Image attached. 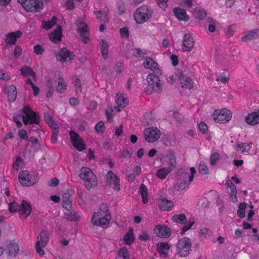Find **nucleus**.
I'll use <instances>...</instances> for the list:
<instances>
[{"label": "nucleus", "mask_w": 259, "mask_h": 259, "mask_svg": "<svg viewBox=\"0 0 259 259\" xmlns=\"http://www.w3.org/2000/svg\"><path fill=\"white\" fill-rule=\"evenodd\" d=\"M158 75L155 73H150L148 75L146 78L148 85L144 90L145 93L147 95H151L154 92L158 93L162 92V83Z\"/></svg>", "instance_id": "f257e3e1"}, {"label": "nucleus", "mask_w": 259, "mask_h": 259, "mask_svg": "<svg viewBox=\"0 0 259 259\" xmlns=\"http://www.w3.org/2000/svg\"><path fill=\"white\" fill-rule=\"evenodd\" d=\"M9 210L11 213L19 212L20 215L27 218L31 213L32 209L29 203L22 200L21 204H18L15 201H12L9 204Z\"/></svg>", "instance_id": "f03ea898"}, {"label": "nucleus", "mask_w": 259, "mask_h": 259, "mask_svg": "<svg viewBox=\"0 0 259 259\" xmlns=\"http://www.w3.org/2000/svg\"><path fill=\"white\" fill-rule=\"evenodd\" d=\"M153 13L152 9L147 5H144L138 8L134 12V20L138 24H142L147 21Z\"/></svg>", "instance_id": "7ed1b4c3"}, {"label": "nucleus", "mask_w": 259, "mask_h": 259, "mask_svg": "<svg viewBox=\"0 0 259 259\" xmlns=\"http://www.w3.org/2000/svg\"><path fill=\"white\" fill-rule=\"evenodd\" d=\"M80 171L79 176L84 181L85 187L87 190H89L97 185L96 176L90 168L83 167L81 168Z\"/></svg>", "instance_id": "20e7f679"}, {"label": "nucleus", "mask_w": 259, "mask_h": 259, "mask_svg": "<svg viewBox=\"0 0 259 259\" xmlns=\"http://www.w3.org/2000/svg\"><path fill=\"white\" fill-rule=\"evenodd\" d=\"M192 246L190 239L187 237L181 238L176 244L177 254L179 257H186Z\"/></svg>", "instance_id": "39448f33"}, {"label": "nucleus", "mask_w": 259, "mask_h": 259, "mask_svg": "<svg viewBox=\"0 0 259 259\" xmlns=\"http://www.w3.org/2000/svg\"><path fill=\"white\" fill-rule=\"evenodd\" d=\"M22 111L26 115V116H22L23 122L25 125L39 124V116L35 112L31 110L28 105H25Z\"/></svg>", "instance_id": "423d86ee"}, {"label": "nucleus", "mask_w": 259, "mask_h": 259, "mask_svg": "<svg viewBox=\"0 0 259 259\" xmlns=\"http://www.w3.org/2000/svg\"><path fill=\"white\" fill-rule=\"evenodd\" d=\"M212 116L215 122L225 123L230 120L232 117V113L229 110L224 108L221 110H215Z\"/></svg>", "instance_id": "0eeeda50"}, {"label": "nucleus", "mask_w": 259, "mask_h": 259, "mask_svg": "<svg viewBox=\"0 0 259 259\" xmlns=\"http://www.w3.org/2000/svg\"><path fill=\"white\" fill-rule=\"evenodd\" d=\"M111 219L110 213H106L105 215L94 213L92 218V223L94 226H100L103 228H105L109 224Z\"/></svg>", "instance_id": "6e6552de"}, {"label": "nucleus", "mask_w": 259, "mask_h": 259, "mask_svg": "<svg viewBox=\"0 0 259 259\" xmlns=\"http://www.w3.org/2000/svg\"><path fill=\"white\" fill-rule=\"evenodd\" d=\"M49 233L48 232L41 231L39 234V236H37V239H38L39 237L40 240H38L36 242L35 249L37 253L40 256L45 254V252L41 247H45L49 241Z\"/></svg>", "instance_id": "1a4fd4ad"}, {"label": "nucleus", "mask_w": 259, "mask_h": 259, "mask_svg": "<svg viewBox=\"0 0 259 259\" xmlns=\"http://www.w3.org/2000/svg\"><path fill=\"white\" fill-rule=\"evenodd\" d=\"M144 136L146 141L153 143L159 138L160 131L157 127L147 128L144 130Z\"/></svg>", "instance_id": "9d476101"}, {"label": "nucleus", "mask_w": 259, "mask_h": 259, "mask_svg": "<svg viewBox=\"0 0 259 259\" xmlns=\"http://www.w3.org/2000/svg\"><path fill=\"white\" fill-rule=\"evenodd\" d=\"M69 136L73 145L75 149L79 151H81L85 149V144L78 134L71 130L69 132Z\"/></svg>", "instance_id": "9b49d317"}, {"label": "nucleus", "mask_w": 259, "mask_h": 259, "mask_svg": "<svg viewBox=\"0 0 259 259\" xmlns=\"http://www.w3.org/2000/svg\"><path fill=\"white\" fill-rule=\"evenodd\" d=\"M44 5L42 2L38 0H28L26 1V4L24 7V9L30 12H38L43 9Z\"/></svg>", "instance_id": "f8f14e48"}, {"label": "nucleus", "mask_w": 259, "mask_h": 259, "mask_svg": "<svg viewBox=\"0 0 259 259\" xmlns=\"http://www.w3.org/2000/svg\"><path fill=\"white\" fill-rule=\"evenodd\" d=\"M77 30L80 37L82 38V41L84 44H87L89 40V29L88 25L84 22H80L76 23Z\"/></svg>", "instance_id": "ddd939ff"}, {"label": "nucleus", "mask_w": 259, "mask_h": 259, "mask_svg": "<svg viewBox=\"0 0 259 259\" xmlns=\"http://www.w3.org/2000/svg\"><path fill=\"white\" fill-rule=\"evenodd\" d=\"M107 185L111 187L113 185V189L119 191L120 190L119 179L113 172L109 170L107 172L106 178Z\"/></svg>", "instance_id": "4468645a"}, {"label": "nucleus", "mask_w": 259, "mask_h": 259, "mask_svg": "<svg viewBox=\"0 0 259 259\" xmlns=\"http://www.w3.org/2000/svg\"><path fill=\"white\" fill-rule=\"evenodd\" d=\"M194 40L189 33L184 34L183 39L182 49L185 52H190L194 47Z\"/></svg>", "instance_id": "2eb2a0df"}, {"label": "nucleus", "mask_w": 259, "mask_h": 259, "mask_svg": "<svg viewBox=\"0 0 259 259\" xmlns=\"http://www.w3.org/2000/svg\"><path fill=\"white\" fill-rule=\"evenodd\" d=\"M55 56L57 61L64 63L66 61L67 58L69 60L73 59L75 55L73 52H70L67 48H63L61 49L59 53L56 54Z\"/></svg>", "instance_id": "dca6fc26"}, {"label": "nucleus", "mask_w": 259, "mask_h": 259, "mask_svg": "<svg viewBox=\"0 0 259 259\" xmlns=\"http://www.w3.org/2000/svg\"><path fill=\"white\" fill-rule=\"evenodd\" d=\"M154 233L159 237L168 238L171 235V229L165 225H158L155 227Z\"/></svg>", "instance_id": "f3484780"}, {"label": "nucleus", "mask_w": 259, "mask_h": 259, "mask_svg": "<svg viewBox=\"0 0 259 259\" xmlns=\"http://www.w3.org/2000/svg\"><path fill=\"white\" fill-rule=\"evenodd\" d=\"M22 35V32L20 30H17L15 32L9 33L7 35V38L5 42L7 44L6 48L8 46L14 45L17 41V39L20 37Z\"/></svg>", "instance_id": "a211bd4d"}, {"label": "nucleus", "mask_w": 259, "mask_h": 259, "mask_svg": "<svg viewBox=\"0 0 259 259\" xmlns=\"http://www.w3.org/2000/svg\"><path fill=\"white\" fill-rule=\"evenodd\" d=\"M145 68L154 71V73L161 75V71L158 67L157 63L152 58H146L143 63Z\"/></svg>", "instance_id": "6ab92c4d"}, {"label": "nucleus", "mask_w": 259, "mask_h": 259, "mask_svg": "<svg viewBox=\"0 0 259 259\" xmlns=\"http://www.w3.org/2000/svg\"><path fill=\"white\" fill-rule=\"evenodd\" d=\"M62 29L60 25H58L57 27L51 32L49 35V39L55 43H58L61 40V36Z\"/></svg>", "instance_id": "aec40b11"}, {"label": "nucleus", "mask_w": 259, "mask_h": 259, "mask_svg": "<svg viewBox=\"0 0 259 259\" xmlns=\"http://www.w3.org/2000/svg\"><path fill=\"white\" fill-rule=\"evenodd\" d=\"M179 76V80L182 84V87L186 89L191 90L193 87V81L189 77L185 76V75L181 72Z\"/></svg>", "instance_id": "412c9836"}, {"label": "nucleus", "mask_w": 259, "mask_h": 259, "mask_svg": "<svg viewBox=\"0 0 259 259\" xmlns=\"http://www.w3.org/2000/svg\"><path fill=\"white\" fill-rule=\"evenodd\" d=\"M157 251L159 253L160 256H163L164 257H167L168 254L166 251L170 249V246L167 242H159L156 245Z\"/></svg>", "instance_id": "4be33fe9"}, {"label": "nucleus", "mask_w": 259, "mask_h": 259, "mask_svg": "<svg viewBox=\"0 0 259 259\" xmlns=\"http://www.w3.org/2000/svg\"><path fill=\"white\" fill-rule=\"evenodd\" d=\"M173 12L177 19L181 21L187 22L189 19V17L187 15L186 11L179 7L175 8Z\"/></svg>", "instance_id": "5701e85b"}, {"label": "nucleus", "mask_w": 259, "mask_h": 259, "mask_svg": "<svg viewBox=\"0 0 259 259\" xmlns=\"http://www.w3.org/2000/svg\"><path fill=\"white\" fill-rule=\"evenodd\" d=\"M246 122L250 125H254L259 123V110L249 114L245 117Z\"/></svg>", "instance_id": "b1692460"}, {"label": "nucleus", "mask_w": 259, "mask_h": 259, "mask_svg": "<svg viewBox=\"0 0 259 259\" xmlns=\"http://www.w3.org/2000/svg\"><path fill=\"white\" fill-rule=\"evenodd\" d=\"M159 208L163 211H168L172 208L174 204L171 201L165 198L159 199L158 200Z\"/></svg>", "instance_id": "393cba45"}, {"label": "nucleus", "mask_w": 259, "mask_h": 259, "mask_svg": "<svg viewBox=\"0 0 259 259\" xmlns=\"http://www.w3.org/2000/svg\"><path fill=\"white\" fill-rule=\"evenodd\" d=\"M5 93L7 94L9 101L12 102L15 101L17 92L16 88L14 85L11 84L8 89H5Z\"/></svg>", "instance_id": "a878e982"}, {"label": "nucleus", "mask_w": 259, "mask_h": 259, "mask_svg": "<svg viewBox=\"0 0 259 259\" xmlns=\"http://www.w3.org/2000/svg\"><path fill=\"white\" fill-rule=\"evenodd\" d=\"M9 254L11 256H16L19 250V245L14 240L11 241L8 245Z\"/></svg>", "instance_id": "bb28decb"}, {"label": "nucleus", "mask_w": 259, "mask_h": 259, "mask_svg": "<svg viewBox=\"0 0 259 259\" xmlns=\"http://www.w3.org/2000/svg\"><path fill=\"white\" fill-rule=\"evenodd\" d=\"M115 101L117 105H119L121 108L125 107L128 103L127 98H125L120 93L116 94Z\"/></svg>", "instance_id": "cd10ccee"}, {"label": "nucleus", "mask_w": 259, "mask_h": 259, "mask_svg": "<svg viewBox=\"0 0 259 259\" xmlns=\"http://www.w3.org/2000/svg\"><path fill=\"white\" fill-rule=\"evenodd\" d=\"M256 35H259L258 29H255L251 31H247L245 35L241 37V40L243 41L250 40L256 38Z\"/></svg>", "instance_id": "c85d7f7f"}, {"label": "nucleus", "mask_w": 259, "mask_h": 259, "mask_svg": "<svg viewBox=\"0 0 259 259\" xmlns=\"http://www.w3.org/2000/svg\"><path fill=\"white\" fill-rule=\"evenodd\" d=\"M30 175L28 171L23 170L21 171L19 175V182L23 186L27 187V180L30 178Z\"/></svg>", "instance_id": "c756f323"}, {"label": "nucleus", "mask_w": 259, "mask_h": 259, "mask_svg": "<svg viewBox=\"0 0 259 259\" xmlns=\"http://www.w3.org/2000/svg\"><path fill=\"white\" fill-rule=\"evenodd\" d=\"M21 74L23 76H30L33 78H35L36 74L34 70L30 67L27 65L23 66L20 70Z\"/></svg>", "instance_id": "7c9ffc66"}, {"label": "nucleus", "mask_w": 259, "mask_h": 259, "mask_svg": "<svg viewBox=\"0 0 259 259\" xmlns=\"http://www.w3.org/2000/svg\"><path fill=\"white\" fill-rule=\"evenodd\" d=\"M194 17L199 20H203L206 17V12L201 7H196L193 12Z\"/></svg>", "instance_id": "2f4dec72"}, {"label": "nucleus", "mask_w": 259, "mask_h": 259, "mask_svg": "<svg viewBox=\"0 0 259 259\" xmlns=\"http://www.w3.org/2000/svg\"><path fill=\"white\" fill-rule=\"evenodd\" d=\"M100 50L102 56L104 59L108 57L109 45L108 42L104 39H102L100 42Z\"/></svg>", "instance_id": "473e14b6"}, {"label": "nucleus", "mask_w": 259, "mask_h": 259, "mask_svg": "<svg viewBox=\"0 0 259 259\" xmlns=\"http://www.w3.org/2000/svg\"><path fill=\"white\" fill-rule=\"evenodd\" d=\"M123 240L126 244L131 245L135 241V237L134 236V231L133 228H130L128 232L126 233L123 237Z\"/></svg>", "instance_id": "72a5a7b5"}, {"label": "nucleus", "mask_w": 259, "mask_h": 259, "mask_svg": "<svg viewBox=\"0 0 259 259\" xmlns=\"http://www.w3.org/2000/svg\"><path fill=\"white\" fill-rule=\"evenodd\" d=\"M176 178L178 181H186L189 179V173L185 169H180L177 171Z\"/></svg>", "instance_id": "f704fd0d"}, {"label": "nucleus", "mask_w": 259, "mask_h": 259, "mask_svg": "<svg viewBox=\"0 0 259 259\" xmlns=\"http://www.w3.org/2000/svg\"><path fill=\"white\" fill-rule=\"evenodd\" d=\"M171 171V168L170 167H162L157 170L156 175L158 178L163 179Z\"/></svg>", "instance_id": "c9c22d12"}, {"label": "nucleus", "mask_w": 259, "mask_h": 259, "mask_svg": "<svg viewBox=\"0 0 259 259\" xmlns=\"http://www.w3.org/2000/svg\"><path fill=\"white\" fill-rule=\"evenodd\" d=\"M139 192L142 196V201L144 203L148 202V190L146 186L144 184L140 185Z\"/></svg>", "instance_id": "e433bc0d"}, {"label": "nucleus", "mask_w": 259, "mask_h": 259, "mask_svg": "<svg viewBox=\"0 0 259 259\" xmlns=\"http://www.w3.org/2000/svg\"><path fill=\"white\" fill-rule=\"evenodd\" d=\"M64 218L72 222L78 221L80 219L74 211H72V209L69 211L65 213Z\"/></svg>", "instance_id": "4c0bfd02"}, {"label": "nucleus", "mask_w": 259, "mask_h": 259, "mask_svg": "<svg viewBox=\"0 0 259 259\" xmlns=\"http://www.w3.org/2000/svg\"><path fill=\"white\" fill-rule=\"evenodd\" d=\"M167 157H168V167H170L172 169L176 166V160L174 151L172 150H169Z\"/></svg>", "instance_id": "58836bf2"}, {"label": "nucleus", "mask_w": 259, "mask_h": 259, "mask_svg": "<svg viewBox=\"0 0 259 259\" xmlns=\"http://www.w3.org/2000/svg\"><path fill=\"white\" fill-rule=\"evenodd\" d=\"M172 220L174 222L180 223L183 225L187 223L186 217L184 213L175 214L173 215L172 217Z\"/></svg>", "instance_id": "ea45409f"}, {"label": "nucleus", "mask_w": 259, "mask_h": 259, "mask_svg": "<svg viewBox=\"0 0 259 259\" xmlns=\"http://www.w3.org/2000/svg\"><path fill=\"white\" fill-rule=\"evenodd\" d=\"M235 149L236 151H240L241 153H244L248 152L250 149V147L248 144L245 143H237Z\"/></svg>", "instance_id": "a19ab883"}, {"label": "nucleus", "mask_w": 259, "mask_h": 259, "mask_svg": "<svg viewBox=\"0 0 259 259\" xmlns=\"http://www.w3.org/2000/svg\"><path fill=\"white\" fill-rule=\"evenodd\" d=\"M94 14L96 16L98 19L105 22L108 21V15L105 11L100 10L98 12H95Z\"/></svg>", "instance_id": "79ce46f5"}, {"label": "nucleus", "mask_w": 259, "mask_h": 259, "mask_svg": "<svg viewBox=\"0 0 259 259\" xmlns=\"http://www.w3.org/2000/svg\"><path fill=\"white\" fill-rule=\"evenodd\" d=\"M66 89V84L64 83V79L60 77L58 79L56 91L60 93H63Z\"/></svg>", "instance_id": "37998d69"}, {"label": "nucleus", "mask_w": 259, "mask_h": 259, "mask_svg": "<svg viewBox=\"0 0 259 259\" xmlns=\"http://www.w3.org/2000/svg\"><path fill=\"white\" fill-rule=\"evenodd\" d=\"M94 213H98L99 215H105L106 213H110L108 209L107 204L106 203H101L99 211L98 212H95Z\"/></svg>", "instance_id": "c03bdc74"}, {"label": "nucleus", "mask_w": 259, "mask_h": 259, "mask_svg": "<svg viewBox=\"0 0 259 259\" xmlns=\"http://www.w3.org/2000/svg\"><path fill=\"white\" fill-rule=\"evenodd\" d=\"M190 183L189 182L187 183V181H178L177 186H176V189L177 191L180 190H184L187 188Z\"/></svg>", "instance_id": "a18cd8bd"}, {"label": "nucleus", "mask_w": 259, "mask_h": 259, "mask_svg": "<svg viewBox=\"0 0 259 259\" xmlns=\"http://www.w3.org/2000/svg\"><path fill=\"white\" fill-rule=\"evenodd\" d=\"M38 176L37 174L30 175V178L27 180V186H30L34 185L38 181Z\"/></svg>", "instance_id": "49530a36"}, {"label": "nucleus", "mask_w": 259, "mask_h": 259, "mask_svg": "<svg viewBox=\"0 0 259 259\" xmlns=\"http://www.w3.org/2000/svg\"><path fill=\"white\" fill-rule=\"evenodd\" d=\"M118 255L121 256L123 259H130V256L126 247H122L118 251Z\"/></svg>", "instance_id": "de8ad7c7"}, {"label": "nucleus", "mask_w": 259, "mask_h": 259, "mask_svg": "<svg viewBox=\"0 0 259 259\" xmlns=\"http://www.w3.org/2000/svg\"><path fill=\"white\" fill-rule=\"evenodd\" d=\"M220 154L215 152L212 153L210 156V163L212 165H215L217 163V162L220 159Z\"/></svg>", "instance_id": "09e8293b"}, {"label": "nucleus", "mask_w": 259, "mask_h": 259, "mask_svg": "<svg viewBox=\"0 0 259 259\" xmlns=\"http://www.w3.org/2000/svg\"><path fill=\"white\" fill-rule=\"evenodd\" d=\"M116 6L118 10V14L120 15L123 14L125 12L124 2L122 1H118L117 3Z\"/></svg>", "instance_id": "8fccbe9b"}, {"label": "nucleus", "mask_w": 259, "mask_h": 259, "mask_svg": "<svg viewBox=\"0 0 259 259\" xmlns=\"http://www.w3.org/2000/svg\"><path fill=\"white\" fill-rule=\"evenodd\" d=\"M226 185L227 186V187H229L231 193L235 194V193H237L236 186L231 180H229L227 181Z\"/></svg>", "instance_id": "3c124183"}, {"label": "nucleus", "mask_w": 259, "mask_h": 259, "mask_svg": "<svg viewBox=\"0 0 259 259\" xmlns=\"http://www.w3.org/2000/svg\"><path fill=\"white\" fill-rule=\"evenodd\" d=\"M198 171L201 175H205L208 173V169L205 165L200 164L198 167Z\"/></svg>", "instance_id": "603ef678"}, {"label": "nucleus", "mask_w": 259, "mask_h": 259, "mask_svg": "<svg viewBox=\"0 0 259 259\" xmlns=\"http://www.w3.org/2000/svg\"><path fill=\"white\" fill-rule=\"evenodd\" d=\"M22 52V49L20 46L17 45L16 46L14 52L13 53V56L15 58H18Z\"/></svg>", "instance_id": "864d4df0"}, {"label": "nucleus", "mask_w": 259, "mask_h": 259, "mask_svg": "<svg viewBox=\"0 0 259 259\" xmlns=\"http://www.w3.org/2000/svg\"><path fill=\"white\" fill-rule=\"evenodd\" d=\"M62 207L64 208L67 211H69L72 209V201H63Z\"/></svg>", "instance_id": "5fc2aeb1"}, {"label": "nucleus", "mask_w": 259, "mask_h": 259, "mask_svg": "<svg viewBox=\"0 0 259 259\" xmlns=\"http://www.w3.org/2000/svg\"><path fill=\"white\" fill-rule=\"evenodd\" d=\"M135 51H136V54H134V56L136 57H141L143 58H146V52H143L140 49L135 48Z\"/></svg>", "instance_id": "6e6d98bb"}, {"label": "nucleus", "mask_w": 259, "mask_h": 259, "mask_svg": "<svg viewBox=\"0 0 259 259\" xmlns=\"http://www.w3.org/2000/svg\"><path fill=\"white\" fill-rule=\"evenodd\" d=\"M34 52L37 54V55H42L45 50L44 48H42V47L39 45H37L35 46L33 48Z\"/></svg>", "instance_id": "4d7b16f0"}, {"label": "nucleus", "mask_w": 259, "mask_h": 259, "mask_svg": "<svg viewBox=\"0 0 259 259\" xmlns=\"http://www.w3.org/2000/svg\"><path fill=\"white\" fill-rule=\"evenodd\" d=\"M104 127V122L102 121H100L96 124L95 128V130L97 132L103 133V131L102 130V129Z\"/></svg>", "instance_id": "13d9d810"}, {"label": "nucleus", "mask_w": 259, "mask_h": 259, "mask_svg": "<svg viewBox=\"0 0 259 259\" xmlns=\"http://www.w3.org/2000/svg\"><path fill=\"white\" fill-rule=\"evenodd\" d=\"M49 83L48 84V87L49 88L48 92L46 94V97L50 98L52 97L53 93H54V90L52 85L50 83V80H48Z\"/></svg>", "instance_id": "bf43d9fd"}, {"label": "nucleus", "mask_w": 259, "mask_h": 259, "mask_svg": "<svg viewBox=\"0 0 259 259\" xmlns=\"http://www.w3.org/2000/svg\"><path fill=\"white\" fill-rule=\"evenodd\" d=\"M18 135L21 139L25 140L28 139L27 133L26 131L25 130H21L19 131Z\"/></svg>", "instance_id": "052dcab7"}, {"label": "nucleus", "mask_w": 259, "mask_h": 259, "mask_svg": "<svg viewBox=\"0 0 259 259\" xmlns=\"http://www.w3.org/2000/svg\"><path fill=\"white\" fill-rule=\"evenodd\" d=\"M53 26V24H52L50 22H46L45 21H42L41 27L45 29L46 30H48L51 28Z\"/></svg>", "instance_id": "680f3d73"}, {"label": "nucleus", "mask_w": 259, "mask_h": 259, "mask_svg": "<svg viewBox=\"0 0 259 259\" xmlns=\"http://www.w3.org/2000/svg\"><path fill=\"white\" fill-rule=\"evenodd\" d=\"M198 126L200 131L202 132V134H204L206 133V132L207 130V126L205 123V122L203 121L200 122Z\"/></svg>", "instance_id": "e2e57ef3"}, {"label": "nucleus", "mask_w": 259, "mask_h": 259, "mask_svg": "<svg viewBox=\"0 0 259 259\" xmlns=\"http://www.w3.org/2000/svg\"><path fill=\"white\" fill-rule=\"evenodd\" d=\"M59 183V180L56 178H54L48 182V184L50 187H55L58 185Z\"/></svg>", "instance_id": "0e129e2a"}, {"label": "nucleus", "mask_w": 259, "mask_h": 259, "mask_svg": "<svg viewBox=\"0 0 259 259\" xmlns=\"http://www.w3.org/2000/svg\"><path fill=\"white\" fill-rule=\"evenodd\" d=\"M141 241H147L149 239V237L146 231L142 232V233L139 236Z\"/></svg>", "instance_id": "69168bd1"}, {"label": "nucleus", "mask_w": 259, "mask_h": 259, "mask_svg": "<svg viewBox=\"0 0 259 259\" xmlns=\"http://www.w3.org/2000/svg\"><path fill=\"white\" fill-rule=\"evenodd\" d=\"M120 34L121 36L125 38H127L129 35L128 31L126 27L121 28L120 30Z\"/></svg>", "instance_id": "338daca9"}, {"label": "nucleus", "mask_w": 259, "mask_h": 259, "mask_svg": "<svg viewBox=\"0 0 259 259\" xmlns=\"http://www.w3.org/2000/svg\"><path fill=\"white\" fill-rule=\"evenodd\" d=\"M44 120L48 124L54 121L52 117L48 113L46 112L44 113Z\"/></svg>", "instance_id": "774afa93"}]
</instances>
